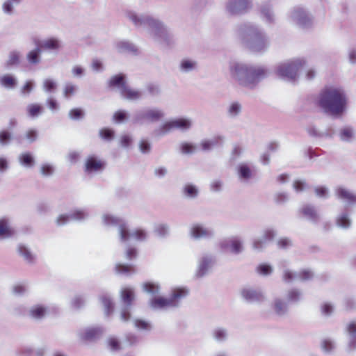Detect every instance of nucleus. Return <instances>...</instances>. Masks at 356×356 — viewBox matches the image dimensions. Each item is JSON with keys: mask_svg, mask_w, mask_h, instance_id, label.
Here are the masks:
<instances>
[{"mask_svg": "<svg viewBox=\"0 0 356 356\" xmlns=\"http://www.w3.org/2000/svg\"><path fill=\"white\" fill-rule=\"evenodd\" d=\"M129 113L124 110L116 111L113 116V120L115 123H122L128 120Z\"/></svg>", "mask_w": 356, "mask_h": 356, "instance_id": "obj_54", "label": "nucleus"}, {"mask_svg": "<svg viewBox=\"0 0 356 356\" xmlns=\"http://www.w3.org/2000/svg\"><path fill=\"white\" fill-rule=\"evenodd\" d=\"M170 227L166 223H159L154 226V232L160 238H165L169 234Z\"/></svg>", "mask_w": 356, "mask_h": 356, "instance_id": "obj_44", "label": "nucleus"}, {"mask_svg": "<svg viewBox=\"0 0 356 356\" xmlns=\"http://www.w3.org/2000/svg\"><path fill=\"white\" fill-rule=\"evenodd\" d=\"M100 300L104 307L105 315L108 316L113 312L114 305L109 294L104 293L101 296Z\"/></svg>", "mask_w": 356, "mask_h": 356, "instance_id": "obj_39", "label": "nucleus"}, {"mask_svg": "<svg viewBox=\"0 0 356 356\" xmlns=\"http://www.w3.org/2000/svg\"><path fill=\"white\" fill-rule=\"evenodd\" d=\"M261 19L267 24H272L275 20L273 6L270 2H264L259 8Z\"/></svg>", "mask_w": 356, "mask_h": 356, "instance_id": "obj_22", "label": "nucleus"}, {"mask_svg": "<svg viewBox=\"0 0 356 356\" xmlns=\"http://www.w3.org/2000/svg\"><path fill=\"white\" fill-rule=\"evenodd\" d=\"M33 347L26 346L17 349L16 353L18 356H33Z\"/></svg>", "mask_w": 356, "mask_h": 356, "instance_id": "obj_61", "label": "nucleus"}, {"mask_svg": "<svg viewBox=\"0 0 356 356\" xmlns=\"http://www.w3.org/2000/svg\"><path fill=\"white\" fill-rule=\"evenodd\" d=\"M17 78L11 74H6L0 77V84L6 89H13L17 85Z\"/></svg>", "mask_w": 356, "mask_h": 356, "instance_id": "obj_35", "label": "nucleus"}, {"mask_svg": "<svg viewBox=\"0 0 356 356\" xmlns=\"http://www.w3.org/2000/svg\"><path fill=\"white\" fill-rule=\"evenodd\" d=\"M179 150L183 154H193L197 152V146L192 143L182 142L179 145Z\"/></svg>", "mask_w": 356, "mask_h": 356, "instance_id": "obj_43", "label": "nucleus"}, {"mask_svg": "<svg viewBox=\"0 0 356 356\" xmlns=\"http://www.w3.org/2000/svg\"><path fill=\"white\" fill-rule=\"evenodd\" d=\"M85 166L87 172H97L103 170L104 163L97 156L92 155L86 159Z\"/></svg>", "mask_w": 356, "mask_h": 356, "instance_id": "obj_26", "label": "nucleus"}, {"mask_svg": "<svg viewBox=\"0 0 356 356\" xmlns=\"http://www.w3.org/2000/svg\"><path fill=\"white\" fill-rule=\"evenodd\" d=\"M301 213L305 218L313 222H317L320 219L319 214L313 206H303L301 209Z\"/></svg>", "mask_w": 356, "mask_h": 356, "instance_id": "obj_32", "label": "nucleus"}, {"mask_svg": "<svg viewBox=\"0 0 356 356\" xmlns=\"http://www.w3.org/2000/svg\"><path fill=\"white\" fill-rule=\"evenodd\" d=\"M102 219L104 225L118 227L119 240L122 243L129 245L132 241H145L147 238V233L145 229L141 228L131 229L127 223L120 217L104 213Z\"/></svg>", "mask_w": 356, "mask_h": 356, "instance_id": "obj_5", "label": "nucleus"}, {"mask_svg": "<svg viewBox=\"0 0 356 356\" xmlns=\"http://www.w3.org/2000/svg\"><path fill=\"white\" fill-rule=\"evenodd\" d=\"M289 302V291H286L281 297H277L274 300V309L279 316L284 314Z\"/></svg>", "mask_w": 356, "mask_h": 356, "instance_id": "obj_21", "label": "nucleus"}, {"mask_svg": "<svg viewBox=\"0 0 356 356\" xmlns=\"http://www.w3.org/2000/svg\"><path fill=\"white\" fill-rule=\"evenodd\" d=\"M127 17L138 28L147 29L153 38L161 43L168 44L172 34L170 30L159 19L147 14H138L127 11Z\"/></svg>", "mask_w": 356, "mask_h": 356, "instance_id": "obj_2", "label": "nucleus"}, {"mask_svg": "<svg viewBox=\"0 0 356 356\" xmlns=\"http://www.w3.org/2000/svg\"><path fill=\"white\" fill-rule=\"evenodd\" d=\"M41 52L42 49L39 45L34 49L30 51L26 55L29 63L31 65H37L40 63L41 60Z\"/></svg>", "mask_w": 356, "mask_h": 356, "instance_id": "obj_40", "label": "nucleus"}, {"mask_svg": "<svg viewBox=\"0 0 356 356\" xmlns=\"http://www.w3.org/2000/svg\"><path fill=\"white\" fill-rule=\"evenodd\" d=\"M115 271L119 275H130L136 273V269L133 265L118 263L115 266Z\"/></svg>", "mask_w": 356, "mask_h": 356, "instance_id": "obj_37", "label": "nucleus"}, {"mask_svg": "<svg viewBox=\"0 0 356 356\" xmlns=\"http://www.w3.org/2000/svg\"><path fill=\"white\" fill-rule=\"evenodd\" d=\"M192 120L186 118H178L168 120L154 130V135L157 137H163L169 134L173 129H179L182 131H188L192 126Z\"/></svg>", "mask_w": 356, "mask_h": 356, "instance_id": "obj_7", "label": "nucleus"}, {"mask_svg": "<svg viewBox=\"0 0 356 356\" xmlns=\"http://www.w3.org/2000/svg\"><path fill=\"white\" fill-rule=\"evenodd\" d=\"M188 293V290L185 288L175 289L172 291L170 298L153 297L149 300V305L154 310L175 307L179 305L180 300L185 298Z\"/></svg>", "mask_w": 356, "mask_h": 356, "instance_id": "obj_6", "label": "nucleus"}, {"mask_svg": "<svg viewBox=\"0 0 356 356\" xmlns=\"http://www.w3.org/2000/svg\"><path fill=\"white\" fill-rule=\"evenodd\" d=\"M275 236L276 232L274 229H265L261 236L253 239L252 248L257 252H263L268 246L269 243L273 241Z\"/></svg>", "mask_w": 356, "mask_h": 356, "instance_id": "obj_14", "label": "nucleus"}, {"mask_svg": "<svg viewBox=\"0 0 356 356\" xmlns=\"http://www.w3.org/2000/svg\"><path fill=\"white\" fill-rule=\"evenodd\" d=\"M215 256L210 253H204L198 260L195 275L197 277H203L208 274L215 264Z\"/></svg>", "mask_w": 356, "mask_h": 356, "instance_id": "obj_15", "label": "nucleus"}, {"mask_svg": "<svg viewBox=\"0 0 356 356\" xmlns=\"http://www.w3.org/2000/svg\"><path fill=\"white\" fill-rule=\"evenodd\" d=\"M13 293L17 296H22L28 291L27 285L25 283L17 284L13 287Z\"/></svg>", "mask_w": 356, "mask_h": 356, "instance_id": "obj_63", "label": "nucleus"}, {"mask_svg": "<svg viewBox=\"0 0 356 356\" xmlns=\"http://www.w3.org/2000/svg\"><path fill=\"white\" fill-rule=\"evenodd\" d=\"M86 302V298L83 294H76L71 301V305L74 309H80L83 307Z\"/></svg>", "mask_w": 356, "mask_h": 356, "instance_id": "obj_50", "label": "nucleus"}, {"mask_svg": "<svg viewBox=\"0 0 356 356\" xmlns=\"http://www.w3.org/2000/svg\"><path fill=\"white\" fill-rule=\"evenodd\" d=\"M103 333L104 329L102 327H89L80 331L79 336L84 340L92 341L99 338Z\"/></svg>", "mask_w": 356, "mask_h": 356, "instance_id": "obj_23", "label": "nucleus"}, {"mask_svg": "<svg viewBox=\"0 0 356 356\" xmlns=\"http://www.w3.org/2000/svg\"><path fill=\"white\" fill-rule=\"evenodd\" d=\"M313 274L309 270H303L299 273H291V282H295L297 280H307L312 277Z\"/></svg>", "mask_w": 356, "mask_h": 356, "instance_id": "obj_49", "label": "nucleus"}, {"mask_svg": "<svg viewBox=\"0 0 356 356\" xmlns=\"http://www.w3.org/2000/svg\"><path fill=\"white\" fill-rule=\"evenodd\" d=\"M140 152L143 154H148L151 152L152 144L147 139H141L138 143Z\"/></svg>", "mask_w": 356, "mask_h": 356, "instance_id": "obj_55", "label": "nucleus"}, {"mask_svg": "<svg viewBox=\"0 0 356 356\" xmlns=\"http://www.w3.org/2000/svg\"><path fill=\"white\" fill-rule=\"evenodd\" d=\"M236 34L241 43L251 52L263 54L270 46V39L259 25L244 22L236 26Z\"/></svg>", "mask_w": 356, "mask_h": 356, "instance_id": "obj_1", "label": "nucleus"}, {"mask_svg": "<svg viewBox=\"0 0 356 356\" xmlns=\"http://www.w3.org/2000/svg\"><path fill=\"white\" fill-rule=\"evenodd\" d=\"M334 193L337 198L342 201L347 206L356 204V194L346 187H337L334 190Z\"/></svg>", "mask_w": 356, "mask_h": 356, "instance_id": "obj_17", "label": "nucleus"}, {"mask_svg": "<svg viewBox=\"0 0 356 356\" xmlns=\"http://www.w3.org/2000/svg\"><path fill=\"white\" fill-rule=\"evenodd\" d=\"M197 67V63L191 59L185 58L180 62L179 69L183 73H189L195 70Z\"/></svg>", "mask_w": 356, "mask_h": 356, "instance_id": "obj_38", "label": "nucleus"}, {"mask_svg": "<svg viewBox=\"0 0 356 356\" xmlns=\"http://www.w3.org/2000/svg\"><path fill=\"white\" fill-rule=\"evenodd\" d=\"M192 238L196 240L211 239L215 236V231L211 226H205L202 224H194L190 229Z\"/></svg>", "mask_w": 356, "mask_h": 356, "instance_id": "obj_16", "label": "nucleus"}, {"mask_svg": "<svg viewBox=\"0 0 356 356\" xmlns=\"http://www.w3.org/2000/svg\"><path fill=\"white\" fill-rule=\"evenodd\" d=\"M109 86L118 88L121 95L129 100H137L142 96L140 91L134 90L126 84V76L124 74L112 76L109 81Z\"/></svg>", "mask_w": 356, "mask_h": 356, "instance_id": "obj_8", "label": "nucleus"}, {"mask_svg": "<svg viewBox=\"0 0 356 356\" xmlns=\"http://www.w3.org/2000/svg\"><path fill=\"white\" fill-rule=\"evenodd\" d=\"M321 346L322 350L326 353H332L336 348L334 342L328 338L323 339L321 341Z\"/></svg>", "mask_w": 356, "mask_h": 356, "instance_id": "obj_53", "label": "nucleus"}, {"mask_svg": "<svg viewBox=\"0 0 356 356\" xmlns=\"http://www.w3.org/2000/svg\"><path fill=\"white\" fill-rule=\"evenodd\" d=\"M20 3L21 0H6L2 5L3 12L6 15H13L14 6L19 5Z\"/></svg>", "mask_w": 356, "mask_h": 356, "instance_id": "obj_46", "label": "nucleus"}, {"mask_svg": "<svg viewBox=\"0 0 356 356\" xmlns=\"http://www.w3.org/2000/svg\"><path fill=\"white\" fill-rule=\"evenodd\" d=\"M305 64V60L300 58H296L291 61V81L295 80L299 75Z\"/></svg>", "mask_w": 356, "mask_h": 356, "instance_id": "obj_36", "label": "nucleus"}, {"mask_svg": "<svg viewBox=\"0 0 356 356\" xmlns=\"http://www.w3.org/2000/svg\"><path fill=\"white\" fill-rule=\"evenodd\" d=\"M49 312V307L46 305L37 304L31 306L28 312V315L32 319L40 321L45 318Z\"/></svg>", "mask_w": 356, "mask_h": 356, "instance_id": "obj_20", "label": "nucleus"}, {"mask_svg": "<svg viewBox=\"0 0 356 356\" xmlns=\"http://www.w3.org/2000/svg\"><path fill=\"white\" fill-rule=\"evenodd\" d=\"M348 337V348L353 350L356 348V321L350 322L346 328Z\"/></svg>", "mask_w": 356, "mask_h": 356, "instance_id": "obj_27", "label": "nucleus"}, {"mask_svg": "<svg viewBox=\"0 0 356 356\" xmlns=\"http://www.w3.org/2000/svg\"><path fill=\"white\" fill-rule=\"evenodd\" d=\"M57 88V83L51 79H46L43 81V89L47 92H53Z\"/></svg>", "mask_w": 356, "mask_h": 356, "instance_id": "obj_58", "label": "nucleus"}, {"mask_svg": "<svg viewBox=\"0 0 356 356\" xmlns=\"http://www.w3.org/2000/svg\"><path fill=\"white\" fill-rule=\"evenodd\" d=\"M336 224L339 227L348 229L351 225V220L347 213H343L337 216Z\"/></svg>", "mask_w": 356, "mask_h": 356, "instance_id": "obj_45", "label": "nucleus"}, {"mask_svg": "<svg viewBox=\"0 0 356 356\" xmlns=\"http://www.w3.org/2000/svg\"><path fill=\"white\" fill-rule=\"evenodd\" d=\"M213 339L218 343L225 342L229 337L228 330L222 327H215L211 332Z\"/></svg>", "mask_w": 356, "mask_h": 356, "instance_id": "obj_33", "label": "nucleus"}, {"mask_svg": "<svg viewBox=\"0 0 356 356\" xmlns=\"http://www.w3.org/2000/svg\"><path fill=\"white\" fill-rule=\"evenodd\" d=\"M54 172V167L49 163H44L41 165L40 173L44 177H50Z\"/></svg>", "mask_w": 356, "mask_h": 356, "instance_id": "obj_62", "label": "nucleus"}, {"mask_svg": "<svg viewBox=\"0 0 356 356\" xmlns=\"http://www.w3.org/2000/svg\"><path fill=\"white\" fill-rule=\"evenodd\" d=\"M143 290L146 293L155 296L160 292V286L152 282H147L143 284Z\"/></svg>", "mask_w": 356, "mask_h": 356, "instance_id": "obj_52", "label": "nucleus"}, {"mask_svg": "<svg viewBox=\"0 0 356 356\" xmlns=\"http://www.w3.org/2000/svg\"><path fill=\"white\" fill-rule=\"evenodd\" d=\"M165 117L164 111L156 107L144 108L135 112L133 123L143 124L146 122L154 123L160 121Z\"/></svg>", "mask_w": 356, "mask_h": 356, "instance_id": "obj_9", "label": "nucleus"}, {"mask_svg": "<svg viewBox=\"0 0 356 356\" xmlns=\"http://www.w3.org/2000/svg\"><path fill=\"white\" fill-rule=\"evenodd\" d=\"M236 169L238 179L243 183H248L253 176V165L250 163H240Z\"/></svg>", "mask_w": 356, "mask_h": 356, "instance_id": "obj_19", "label": "nucleus"}, {"mask_svg": "<svg viewBox=\"0 0 356 356\" xmlns=\"http://www.w3.org/2000/svg\"><path fill=\"white\" fill-rule=\"evenodd\" d=\"M19 161L21 165L26 168L32 167L35 162L33 155L29 152L22 154L19 156Z\"/></svg>", "mask_w": 356, "mask_h": 356, "instance_id": "obj_48", "label": "nucleus"}, {"mask_svg": "<svg viewBox=\"0 0 356 356\" xmlns=\"http://www.w3.org/2000/svg\"><path fill=\"white\" fill-rule=\"evenodd\" d=\"M318 104L325 113L338 117L346 109L347 97L341 88L327 87L319 94Z\"/></svg>", "mask_w": 356, "mask_h": 356, "instance_id": "obj_4", "label": "nucleus"}, {"mask_svg": "<svg viewBox=\"0 0 356 356\" xmlns=\"http://www.w3.org/2000/svg\"><path fill=\"white\" fill-rule=\"evenodd\" d=\"M293 21L303 28H307L312 24V17L302 8H297L293 11Z\"/></svg>", "mask_w": 356, "mask_h": 356, "instance_id": "obj_18", "label": "nucleus"}, {"mask_svg": "<svg viewBox=\"0 0 356 356\" xmlns=\"http://www.w3.org/2000/svg\"><path fill=\"white\" fill-rule=\"evenodd\" d=\"M99 136L105 140H111L115 136V131L111 128H103L99 131Z\"/></svg>", "mask_w": 356, "mask_h": 356, "instance_id": "obj_59", "label": "nucleus"}, {"mask_svg": "<svg viewBox=\"0 0 356 356\" xmlns=\"http://www.w3.org/2000/svg\"><path fill=\"white\" fill-rule=\"evenodd\" d=\"M18 254L23 257L24 260L28 264H33L35 257L25 245L19 244L17 247Z\"/></svg>", "mask_w": 356, "mask_h": 356, "instance_id": "obj_34", "label": "nucleus"}, {"mask_svg": "<svg viewBox=\"0 0 356 356\" xmlns=\"http://www.w3.org/2000/svg\"><path fill=\"white\" fill-rule=\"evenodd\" d=\"M242 110V104L238 101H233L227 107V115L232 119H236L241 114Z\"/></svg>", "mask_w": 356, "mask_h": 356, "instance_id": "obj_31", "label": "nucleus"}, {"mask_svg": "<svg viewBox=\"0 0 356 356\" xmlns=\"http://www.w3.org/2000/svg\"><path fill=\"white\" fill-rule=\"evenodd\" d=\"M230 245V250L232 253L238 254L243 251V242L238 237H234L229 241H224L221 242L220 246L222 248H225Z\"/></svg>", "mask_w": 356, "mask_h": 356, "instance_id": "obj_30", "label": "nucleus"}, {"mask_svg": "<svg viewBox=\"0 0 356 356\" xmlns=\"http://www.w3.org/2000/svg\"><path fill=\"white\" fill-rule=\"evenodd\" d=\"M15 233V229L10 225L6 218L0 219V240L12 237Z\"/></svg>", "mask_w": 356, "mask_h": 356, "instance_id": "obj_29", "label": "nucleus"}, {"mask_svg": "<svg viewBox=\"0 0 356 356\" xmlns=\"http://www.w3.org/2000/svg\"><path fill=\"white\" fill-rule=\"evenodd\" d=\"M26 111L29 117L34 119L43 113L44 107L39 104H31L27 106Z\"/></svg>", "mask_w": 356, "mask_h": 356, "instance_id": "obj_42", "label": "nucleus"}, {"mask_svg": "<svg viewBox=\"0 0 356 356\" xmlns=\"http://www.w3.org/2000/svg\"><path fill=\"white\" fill-rule=\"evenodd\" d=\"M122 307L121 309L120 318L123 321H127L131 317V309L134 299V293L131 288H124L121 291Z\"/></svg>", "mask_w": 356, "mask_h": 356, "instance_id": "obj_12", "label": "nucleus"}, {"mask_svg": "<svg viewBox=\"0 0 356 356\" xmlns=\"http://www.w3.org/2000/svg\"><path fill=\"white\" fill-rule=\"evenodd\" d=\"M20 54L18 51H13L9 54L8 59L6 63V66L10 67L17 65L19 63Z\"/></svg>", "mask_w": 356, "mask_h": 356, "instance_id": "obj_57", "label": "nucleus"}, {"mask_svg": "<svg viewBox=\"0 0 356 356\" xmlns=\"http://www.w3.org/2000/svg\"><path fill=\"white\" fill-rule=\"evenodd\" d=\"M13 138L11 132L8 129L0 131V146H8Z\"/></svg>", "mask_w": 356, "mask_h": 356, "instance_id": "obj_51", "label": "nucleus"}, {"mask_svg": "<svg viewBox=\"0 0 356 356\" xmlns=\"http://www.w3.org/2000/svg\"><path fill=\"white\" fill-rule=\"evenodd\" d=\"M138 251L135 247H127L125 252L124 256L127 260H133L137 257Z\"/></svg>", "mask_w": 356, "mask_h": 356, "instance_id": "obj_64", "label": "nucleus"}, {"mask_svg": "<svg viewBox=\"0 0 356 356\" xmlns=\"http://www.w3.org/2000/svg\"><path fill=\"white\" fill-rule=\"evenodd\" d=\"M89 217L88 211L85 209H77L70 211L68 214H61L56 219L58 226L65 225L70 221L83 222Z\"/></svg>", "mask_w": 356, "mask_h": 356, "instance_id": "obj_13", "label": "nucleus"}, {"mask_svg": "<svg viewBox=\"0 0 356 356\" xmlns=\"http://www.w3.org/2000/svg\"><path fill=\"white\" fill-rule=\"evenodd\" d=\"M134 325L137 329L140 330L149 331L152 329L151 324L142 319H136L134 321Z\"/></svg>", "mask_w": 356, "mask_h": 356, "instance_id": "obj_60", "label": "nucleus"}, {"mask_svg": "<svg viewBox=\"0 0 356 356\" xmlns=\"http://www.w3.org/2000/svg\"><path fill=\"white\" fill-rule=\"evenodd\" d=\"M184 196L189 199H195L198 196L199 189L193 184H186L182 189Z\"/></svg>", "mask_w": 356, "mask_h": 356, "instance_id": "obj_41", "label": "nucleus"}, {"mask_svg": "<svg viewBox=\"0 0 356 356\" xmlns=\"http://www.w3.org/2000/svg\"><path fill=\"white\" fill-rule=\"evenodd\" d=\"M354 131L350 127L342 128L339 131L340 139L345 142H350L354 138Z\"/></svg>", "mask_w": 356, "mask_h": 356, "instance_id": "obj_47", "label": "nucleus"}, {"mask_svg": "<svg viewBox=\"0 0 356 356\" xmlns=\"http://www.w3.org/2000/svg\"><path fill=\"white\" fill-rule=\"evenodd\" d=\"M277 77L281 80H289V60H286L277 63L275 67Z\"/></svg>", "mask_w": 356, "mask_h": 356, "instance_id": "obj_28", "label": "nucleus"}, {"mask_svg": "<svg viewBox=\"0 0 356 356\" xmlns=\"http://www.w3.org/2000/svg\"><path fill=\"white\" fill-rule=\"evenodd\" d=\"M241 295L246 302L250 304H259L266 300V297L261 289L250 286L243 287L241 291Z\"/></svg>", "mask_w": 356, "mask_h": 356, "instance_id": "obj_10", "label": "nucleus"}, {"mask_svg": "<svg viewBox=\"0 0 356 356\" xmlns=\"http://www.w3.org/2000/svg\"><path fill=\"white\" fill-rule=\"evenodd\" d=\"M38 45L42 51H58L62 47V42L58 38L52 37L40 41Z\"/></svg>", "mask_w": 356, "mask_h": 356, "instance_id": "obj_25", "label": "nucleus"}, {"mask_svg": "<svg viewBox=\"0 0 356 356\" xmlns=\"http://www.w3.org/2000/svg\"><path fill=\"white\" fill-rule=\"evenodd\" d=\"M230 74L240 85L252 86L266 77V67L241 62H234L229 66Z\"/></svg>", "mask_w": 356, "mask_h": 356, "instance_id": "obj_3", "label": "nucleus"}, {"mask_svg": "<svg viewBox=\"0 0 356 356\" xmlns=\"http://www.w3.org/2000/svg\"><path fill=\"white\" fill-rule=\"evenodd\" d=\"M226 10L232 15H240L248 13L252 8V0H227Z\"/></svg>", "mask_w": 356, "mask_h": 356, "instance_id": "obj_11", "label": "nucleus"}, {"mask_svg": "<svg viewBox=\"0 0 356 356\" xmlns=\"http://www.w3.org/2000/svg\"><path fill=\"white\" fill-rule=\"evenodd\" d=\"M256 271L260 275L268 276L273 273V267L268 264H261L257 266Z\"/></svg>", "mask_w": 356, "mask_h": 356, "instance_id": "obj_56", "label": "nucleus"}, {"mask_svg": "<svg viewBox=\"0 0 356 356\" xmlns=\"http://www.w3.org/2000/svg\"><path fill=\"white\" fill-rule=\"evenodd\" d=\"M116 51L120 54H130L136 55L138 54V48L131 42L127 40L117 41L114 44Z\"/></svg>", "mask_w": 356, "mask_h": 356, "instance_id": "obj_24", "label": "nucleus"}]
</instances>
